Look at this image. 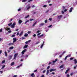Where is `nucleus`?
I'll list each match as a JSON object with an SVG mask.
<instances>
[{"instance_id":"nucleus-1","label":"nucleus","mask_w":77,"mask_h":77,"mask_svg":"<svg viewBox=\"0 0 77 77\" xmlns=\"http://www.w3.org/2000/svg\"><path fill=\"white\" fill-rule=\"evenodd\" d=\"M18 53H16L14 54V59H16L17 57V56H18Z\"/></svg>"},{"instance_id":"nucleus-2","label":"nucleus","mask_w":77,"mask_h":77,"mask_svg":"<svg viewBox=\"0 0 77 77\" xmlns=\"http://www.w3.org/2000/svg\"><path fill=\"white\" fill-rule=\"evenodd\" d=\"M13 43H15L16 41H17V38H14L13 39Z\"/></svg>"},{"instance_id":"nucleus-3","label":"nucleus","mask_w":77,"mask_h":77,"mask_svg":"<svg viewBox=\"0 0 77 77\" xmlns=\"http://www.w3.org/2000/svg\"><path fill=\"white\" fill-rule=\"evenodd\" d=\"M26 49H25L24 50H23V51H22L21 53L22 54H24V53L26 51Z\"/></svg>"},{"instance_id":"nucleus-4","label":"nucleus","mask_w":77,"mask_h":77,"mask_svg":"<svg viewBox=\"0 0 77 77\" xmlns=\"http://www.w3.org/2000/svg\"><path fill=\"white\" fill-rule=\"evenodd\" d=\"M30 8V6H29V5H27L26 7V9L27 10H29Z\"/></svg>"},{"instance_id":"nucleus-5","label":"nucleus","mask_w":77,"mask_h":77,"mask_svg":"<svg viewBox=\"0 0 77 77\" xmlns=\"http://www.w3.org/2000/svg\"><path fill=\"white\" fill-rule=\"evenodd\" d=\"M63 16L62 15H60V16H58V18L59 20L60 19V18H62V17Z\"/></svg>"},{"instance_id":"nucleus-6","label":"nucleus","mask_w":77,"mask_h":77,"mask_svg":"<svg viewBox=\"0 0 77 77\" xmlns=\"http://www.w3.org/2000/svg\"><path fill=\"white\" fill-rule=\"evenodd\" d=\"M12 56L11 55H10L9 57V58H8V60H11V59H12Z\"/></svg>"},{"instance_id":"nucleus-7","label":"nucleus","mask_w":77,"mask_h":77,"mask_svg":"<svg viewBox=\"0 0 77 77\" xmlns=\"http://www.w3.org/2000/svg\"><path fill=\"white\" fill-rule=\"evenodd\" d=\"M35 74L34 73H32V74L30 75V76L32 77H35V75H34Z\"/></svg>"},{"instance_id":"nucleus-8","label":"nucleus","mask_w":77,"mask_h":77,"mask_svg":"<svg viewBox=\"0 0 77 77\" xmlns=\"http://www.w3.org/2000/svg\"><path fill=\"white\" fill-rule=\"evenodd\" d=\"M56 69H51L50 70V72H52V71H56Z\"/></svg>"},{"instance_id":"nucleus-9","label":"nucleus","mask_w":77,"mask_h":77,"mask_svg":"<svg viewBox=\"0 0 77 77\" xmlns=\"http://www.w3.org/2000/svg\"><path fill=\"white\" fill-rule=\"evenodd\" d=\"M72 9H73V8L72 7L71 8L70 10H69V12H71L72 11Z\"/></svg>"},{"instance_id":"nucleus-10","label":"nucleus","mask_w":77,"mask_h":77,"mask_svg":"<svg viewBox=\"0 0 77 77\" xmlns=\"http://www.w3.org/2000/svg\"><path fill=\"white\" fill-rule=\"evenodd\" d=\"M19 24H21V23H23V21L20 20H19Z\"/></svg>"},{"instance_id":"nucleus-11","label":"nucleus","mask_w":77,"mask_h":77,"mask_svg":"<svg viewBox=\"0 0 77 77\" xmlns=\"http://www.w3.org/2000/svg\"><path fill=\"white\" fill-rule=\"evenodd\" d=\"M57 60H58L57 58L55 59V60L53 61V63H55V62H56V61H57Z\"/></svg>"},{"instance_id":"nucleus-12","label":"nucleus","mask_w":77,"mask_h":77,"mask_svg":"<svg viewBox=\"0 0 77 77\" xmlns=\"http://www.w3.org/2000/svg\"><path fill=\"white\" fill-rule=\"evenodd\" d=\"M73 61L74 62L75 64H76V63H77V60H76V59L74 60Z\"/></svg>"},{"instance_id":"nucleus-13","label":"nucleus","mask_w":77,"mask_h":77,"mask_svg":"<svg viewBox=\"0 0 77 77\" xmlns=\"http://www.w3.org/2000/svg\"><path fill=\"white\" fill-rule=\"evenodd\" d=\"M5 56L8 57V53L6 52V51H5Z\"/></svg>"},{"instance_id":"nucleus-14","label":"nucleus","mask_w":77,"mask_h":77,"mask_svg":"<svg viewBox=\"0 0 77 77\" xmlns=\"http://www.w3.org/2000/svg\"><path fill=\"white\" fill-rule=\"evenodd\" d=\"M27 47H28V45H26L23 48H27Z\"/></svg>"},{"instance_id":"nucleus-15","label":"nucleus","mask_w":77,"mask_h":77,"mask_svg":"<svg viewBox=\"0 0 77 77\" xmlns=\"http://www.w3.org/2000/svg\"><path fill=\"white\" fill-rule=\"evenodd\" d=\"M69 71V69H68L66 70L65 72V74H67L68 73V72Z\"/></svg>"},{"instance_id":"nucleus-16","label":"nucleus","mask_w":77,"mask_h":77,"mask_svg":"<svg viewBox=\"0 0 77 77\" xmlns=\"http://www.w3.org/2000/svg\"><path fill=\"white\" fill-rule=\"evenodd\" d=\"M50 70H47V72L46 73V75H48V73H49V72H50Z\"/></svg>"},{"instance_id":"nucleus-17","label":"nucleus","mask_w":77,"mask_h":77,"mask_svg":"<svg viewBox=\"0 0 77 77\" xmlns=\"http://www.w3.org/2000/svg\"><path fill=\"white\" fill-rule=\"evenodd\" d=\"M37 23V21H36L35 22V23H34L33 24V25H32V26L33 27H34V26H35V25H36V23Z\"/></svg>"},{"instance_id":"nucleus-18","label":"nucleus","mask_w":77,"mask_h":77,"mask_svg":"<svg viewBox=\"0 0 77 77\" xmlns=\"http://www.w3.org/2000/svg\"><path fill=\"white\" fill-rule=\"evenodd\" d=\"M27 22H29V20H27L24 23L25 24H27Z\"/></svg>"},{"instance_id":"nucleus-19","label":"nucleus","mask_w":77,"mask_h":77,"mask_svg":"<svg viewBox=\"0 0 77 77\" xmlns=\"http://www.w3.org/2000/svg\"><path fill=\"white\" fill-rule=\"evenodd\" d=\"M64 65L63 64L62 65L60 66V68H63V67Z\"/></svg>"},{"instance_id":"nucleus-20","label":"nucleus","mask_w":77,"mask_h":77,"mask_svg":"<svg viewBox=\"0 0 77 77\" xmlns=\"http://www.w3.org/2000/svg\"><path fill=\"white\" fill-rule=\"evenodd\" d=\"M11 27L12 29H14V28H15V26L12 25H11Z\"/></svg>"},{"instance_id":"nucleus-21","label":"nucleus","mask_w":77,"mask_h":77,"mask_svg":"<svg viewBox=\"0 0 77 77\" xmlns=\"http://www.w3.org/2000/svg\"><path fill=\"white\" fill-rule=\"evenodd\" d=\"M5 62H6V61L5 60H3L2 61V64H3V63H5Z\"/></svg>"},{"instance_id":"nucleus-22","label":"nucleus","mask_w":77,"mask_h":77,"mask_svg":"<svg viewBox=\"0 0 77 77\" xmlns=\"http://www.w3.org/2000/svg\"><path fill=\"white\" fill-rule=\"evenodd\" d=\"M23 32H21V33L19 34V36H21L22 35H23Z\"/></svg>"},{"instance_id":"nucleus-23","label":"nucleus","mask_w":77,"mask_h":77,"mask_svg":"<svg viewBox=\"0 0 77 77\" xmlns=\"http://www.w3.org/2000/svg\"><path fill=\"white\" fill-rule=\"evenodd\" d=\"M13 48H14V47H13V46L10 47L9 48V49H10V50H12V49H13Z\"/></svg>"},{"instance_id":"nucleus-24","label":"nucleus","mask_w":77,"mask_h":77,"mask_svg":"<svg viewBox=\"0 0 77 77\" xmlns=\"http://www.w3.org/2000/svg\"><path fill=\"white\" fill-rule=\"evenodd\" d=\"M14 63H14V62H12L11 63V66H12L14 65Z\"/></svg>"},{"instance_id":"nucleus-25","label":"nucleus","mask_w":77,"mask_h":77,"mask_svg":"<svg viewBox=\"0 0 77 77\" xmlns=\"http://www.w3.org/2000/svg\"><path fill=\"white\" fill-rule=\"evenodd\" d=\"M26 2H27V0H23L22 1V2H23V3H25Z\"/></svg>"},{"instance_id":"nucleus-26","label":"nucleus","mask_w":77,"mask_h":77,"mask_svg":"<svg viewBox=\"0 0 77 77\" xmlns=\"http://www.w3.org/2000/svg\"><path fill=\"white\" fill-rule=\"evenodd\" d=\"M50 68V66H49L47 68V69H49V68Z\"/></svg>"},{"instance_id":"nucleus-27","label":"nucleus","mask_w":77,"mask_h":77,"mask_svg":"<svg viewBox=\"0 0 77 77\" xmlns=\"http://www.w3.org/2000/svg\"><path fill=\"white\" fill-rule=\"evenodd\" d=\"M44 46V45L43 44H42L41 46V47H40V48H42V47H43V46Z\"/></svg>"},{"instance_id":"nucleus-28","label":"nucleus","mask_w":77,"mask_h":77,"mask_svg":"<svg viewBox=\"0 0 77 77\" xmlns=\"http://www.w3.org/2000/svg\"><path fill=\"white\" fill-rule=\"evenodd\" d=\"M28 36V34H26L24 35V36L25 37H27V36Z\"/></svg>"},{"instance_id":"nucleus-29","label":"nucleus","mask_w":77,"mask_h":77,"mask_svg":"<svg viewBox=\"0 0 77 77\" xmlns=\"http://www.w3.org/2000/svg\"><path fill=\"white\" fill-rule=\"evenodd\" d=\"M14 44V43H10L9 44V45H13Z\"/></svg>"},{"instance_id":"nucleus-30","label":"nucleus","mask_w":77,"mask_h":77,"mask_svg":"<svg viewBox=\"0 0 77 77\" xmlns=\"http://www.w3.org/2000/svg\"><path fill=\"white\" fill-rule=\"evenodd\" d=\"M15 35H13L11 36V37L12 38H14V37H15Z\"/></svg>"},{"instance_id":"nucleus-31","label":"nucleus","mask_w":77,"mask_h":77,"mask_svg":"<svg viewBox=\"0 0 77 77\" xmlns=\"http://www.w3.org/2000/svg\"><path fill=\"white\" fill-rule=\"evenodd\" d=\"M16 24V23H13V24L12 25L13 26H15V25Z\"/></svg>"},{"instance_id":"nucleus-32","label":"nucleus","mask_w":77,"mask_h":77,"mask_svg":"<svg viewBox=\"0 0 77 77\" xmlns=\"http://www.w3.org/2000/svg\"><path fill=\"white\" fill-rule=\"evenodd\" d=\"M67 58H68V56H66L64 59V60H66L67 59Z\"/></svg>"},{"instance_id":"nucleus-33","label":"nucleus","mask_w":77,"mask_h":77,"mask_svg":"<svg viewBox=\"0 0 77 77\" xmlns=\"http://www.w3.org/2000/svg\"><path fill=\"white\" fill-rule=\"evenodd\" d=\"M5 67V65H4L2 67L1 69H3Z\"/></svg>"},{"instance_id":"nucleus-34","label":"nucleus","mask_w":77,"mask_h":77,"mask_svg":"<svg viewBox=\"0 0 77 77\" xmlns=\"http://www.w3.org/2000/svg\"><path fill=\"white\" fill-rule=\"evenodd\" d=\"M74 59L73 57H71L70 58V60H72Z\"/></svg>"},{"instance_id":"nucleus-35","label":"nucleus","mask_w":77,"mask_h":77,"mask_svg":"<svg viewBox=\"0 0 77 77\" xmlns=\"http://www.w3.org/2000/svg\"><path fill=\"white\" fill-rule=\"evenodd\" d=\"M12 25V23H10L8 24V26H11Z\"/></svg>"},{"instance_id":"nucleus-36","label":"nucleus","mask_w":77,"mask_h":77,"mask_svg":"<svg viewBox=\"0 0 77 77\" xmlns=\"http://www.w3.org/2000/svg\"><path fill=\"white\" fill-rule=\"evenodd\" d=\"M44 23H42L40 24V26H44Z\"/></svg>"},{"instance_id":"nucleus-37","label":"nucleus","mask_w":77,"mask_h":77,"mask_svg":"<svg viewBox=\"0 0 77 77\" xmlns=\"http://www.w3.org/2000/svg\"><path fill=\"white\" fill-rule=\"evenodd\" d=\"M45 32H48V29H45Z\"/></svg>"},{"instance_id":"nucleus-38","label":"nucleus","mask_w":77,"mask_h":77,"mask_svg":"<svg viewBox=\"0 0 77 77\" xmlns=\"http://www.w3.org/2000/svg\"><path fill=\"white\" fill-rule=\"evenodd\" d=\"M39 43H40V42H37L36 43H35V44L37 45V44H38Z\"/></svg>"},{"instance_id":"nucleus-39","label":"nucleus","mask_w":77,"mask_h":77,"mask_svg":"<svg viewBox=\"0 0 77 77\" xmlns=\"http://www.w3.org/2000/svg\"><path fill=\"white\" fill-rule=\"evenodd\" d=\"M48 20H46L45 21V23H47V21H48Z\"/></svg>"},{"instance_id":"nucleus-40","label":"nucleus","mask_w":77,"mask_h":77,"mask_svg":"<svg viewBox=\"0 0 77 77\" xmlns=\"http://www.w3.org/2000/svg\"><path fill=\"white\" fill-rule=\"evenodd\" d=\"M47 5H45L43 6V8H47Z\"/></svg>"},{"instance_id":"nucleus-41","label":"nucleus","mask_w":77,"mask_h":77,"mask_svg":"<svg viewBox=\"0 0 77 77\" xmlns=\"http://www.w3.org/2000/svg\"><path fill=\"white\" fill-rule=\"evenodd\" d=\"M37 71H38V69H36V70H34V72H37Z\"/></svg>"},{"instance_id":"nucleus-42","label":"nucleus","mask_w":77,"mask_h":77,"mask_svg":"<svg viewBox=\"0 0 77 77\" xmlns=\"http://www.w3.org/2000/svg\"><path fill=\"white\" fill-rule=\"evenodd\" d=\"M29 17V15H28L27 16H26L25 18H28V17Z\"/></svg>"},{"instance_id":"nucleus-43","label":"nucleus","mask_w":77,"mask_h":77,"mask_svg":"<svg viewBox=\"0 0 77 77\" xmlns=\"http://www.w3.org/2000/svg\"><path fill=\"white\" fill-rule=\"evenodd\" d=\"M41 32H40L39 33H38L37 34V36H39V35H41Z\"/></svg>"},{"instance_id":"nucleus-44","label":"nucleus","mask_w":77,"mask_h":77,"mask_svg":"<svg viewBox=\"0 0 77 77\" xmlns=\"http://www.w3.org/2000/svg\"><path fill=\"white\" fill-rule=\"evenodd\" d=\"M67 56L68 57H71V54H69L68 55H67Z\"/></svg>"},{"instance_id":"nucleus-45","label":"nucleus","mask_w":77,"mask_h":77,"mask_svg":"<svg viewBox=\"0 0 77 77\" xmlns=\"http://www.w3.org/2000/svg\"><path fill=\"white\" fill-rule=\"evenodd\" d=\"M3 30V29H0V32H2Z\"/></svg>"},{"instance_id":"nucleus-46","label":"nucleus","mask_w":77,"mask_h":77,"mask_svg":"<svg viewBox=\"0 0 77 77\" xmlns=\"http://www.w3.org/2000/svg\"><path fill=\"white\" fill-rule=\"evenodd\" d=\"M8 33H11L12 32V31L11 30H9L8 31Z\"/></svg>"},{"instance_id":"nucleus-47","label":"nucleus","mask_w":77,"mask_h":77,"mask_svg":"<svg viewBox=\"0 0 77 77\" xmlns=\"http://www.w3.org/2000/svg\"><path fill=\"white\" fill-rule=\"evenodd\" d=\"M45 71H46V70H45L43 71L42 72L43 73H45Z\"/></svg>"},{"instance_id":"nucleus-48","label":"nucleus","mask_w":77,"mask_h":77,"mask_svg":"<svg viewBox=\"0 0 77 77\" xmlns=\"http://www.w3.org/2000/svg\"><path fill=\"white\" fill-rule=\"evenodd\" d=\"M66 51H64L63 53L62 54V55H63V54H64V53H65Z\"/></svg>"},{"instance_id":"nucleus-49","label":"nucleus","mask_w":77,"mask_h":77,"mask_svg":"<svg viewBox=\"0 0 77 77\" xmlns=\"http://www.w3.org/2000/svg\"><path fill=\"white\" fill-rule=\"evenodd\" d=\"M73 74H74V73L72 72L70 74V75L72 76V75H73Z\"/></svg>"},{"instance_id":"nucleus-50","label":"nucleus","mask_w":77,"mask_h":77,"mask_svg":"<svg viewBox=\"0 0 77 77\" xmlns=\"http://www.w3.org/2000/svg\"><path fill=\"white\" fill-rule=\"evenodd\" d=\"M3 41V39H2L1 38H0V41Z\"/></svg>"},{"instance_id":"nucleus-51","label":"nucleus","mask_w":77,"mask_h":77,"mask_svg":"<svg viewBox=\"0 0 77 77\" xmlns=\"http://www.w3.org/2000/svg\"><path fill=\"white\" fill-rule=\"evenodd\" d=\"M31 33V32L30 31H29L28 32V34H29V33Z\"/></svg>"},{"instance_id":"nucleus-52","label":"nucleus","mask_w":77,"mask_h":77,"mask_svg":"<svg viewBox=\"0 0 77 77\" xmlns=\"http://www.w3.org/2000/svg\"><path fill=\"white\" fill-rule=\"evenodd\" d=\"M33 1V0H29L28 1V2H32Z\"/></svg>"},{"instance_id":"nucleus-53","label":"nucleus","mask_w":77,"mask_h":77,"mask_svg":"<svg viewBox=\"0 0 77 77\" xmlns=\"http://www.w3.org/2000/svg\"><path fill=\"white\" fill-rule=\"evenodd\" d=\"M2 51L1 50L0 51V54H2Z\"/></svg>"},{"instance_id":"nucleus-54","label":"nucleus","mask_w":77,"mask_h":77,"mask_svg":"<svg viewBox=\"0 0 77 77\" xmlns=\"http://www.w3.org/2000/svg\"><path fill=\"white\" fill-rule=\"evenodd\" d=\"M36 34H34L33 35V36H34V37H36Z\"/></svg>"},{"instance_id":"nucleus-55","label":"nucleus","mask_w":77,"mask_h":77,"mask_svg":"<svg viewBox=\"0 0 77 77\" xmlns=\"http://www.w3.org/2000/svg\"><path fill=\"white\" fill-rule=\"evenodd\" d=\"M51 26H52V25H51L49 26H48V28H49V27H51Z\"/></svg>"},{"instance_id":"nucleus-56","label":"nucleus","mask_w":77,"mask_h":77,"mask_svg":"<svg viewBox=\"0 0 77 77\" xmlns=\"http://www.w3.org/2000/svg\"><path fill=\"white\" fill-rule=\"evenodd\" d=\"M18 11H21V9L20 8H19L18 10Z\"/></svg>"},{"instance_id":"nucleus-57","label":"nucleus","mask_w":77,"mask_h":77,"mask_svg":"<svg viewBox=\"0 0 77 77\" xmlns=\"http://www.w3.org/2000/svg\"><path fill=\"white\" fill-rule=\"evenodd\" d=\"M67 11V9H65L64 10V12H66Z\"/></svg>"},{"instance_id":"nucleus-58","label":"nucleus","mask_w":77,"mask_h":77,"mask_svg":"<svg viewBox=\"0 0 77 77\" xmlns=\"http://www.w3.org/2000/svg\"><path fill=\"white\" fill-rule=\"evenodd\" d=\"M52 63V62H49L48 63V65H50V64H51Z\"/></svg>"},{"instance_id":"nucleus-59","label":"nucleus","mask_w":77,"mask_h":77,"mask_svg":"<svg viewBox=\"0 0 77 77\" xmlns=\"http://www.w3.org/2000/svg\"><path fill=\"white\" fill-rule=\"evenodd\" d=\"M15 31H18V30H19V29H15Z\"/></svg>"},{"instance_id":"nucleus-60","label":"nucleus","mask_w":77,"mask_h":77,"mask_svg":"<svg viewBox=\"0 0 77 77\" xmlns=\"http://www.w3.org/2000/svg\"><path fill=\"white\" fill-rule=\"evenodd\" d=\"M19 33H20L19 32H17V36H18V35H19Z\"/></svg>"},{"instance_id":"nucleus-61","label":"nucleus","mask_w":77,"mask_h":77,"mask_svg":"<svg viewBox=\"0 0 77 77\" xmlns=\"http://www.w3.org/2000/svg\"><path fill=\"white\" fill-rule=\"evenodd\" d=\"M28 42L27 41L25 42V43L26 44H28Z\"/></svg>"},{"instance_id":"nucleus-62","label":"nucleus","mask_w":77,"mask_h":77,"mask_svg":"<svg viewBox=\"0 0 77 77\" xmlns=\"http://www.w3.org/2000/svg\"><path fill=\"white\" fill-rule=\"evenodd\" d=\"M63 9H65V7L64 6H63Z\"/></svg>"},{"instance_id":"nucleus-63","label":"nucleus","mask_w":77,"mask_h":77,"mask_svg":"<svg viewBox=\"0 0 77 77\" xmlns=\"http://www.w3.org/2000/svg\"><path fill=\"white\" fill-rule=\"evenodd\" d=\"M67 77H69V74L67 75Z\"/></svg>"},{"instance_id":"nucleus-64","label":"nucleus","mask_w":77,"mask_h":77,"mask_svg":"<svg viewBox=\"0 0 77 77\" xmlns=\"http://www.w3.org/2000/svg\"><path fill=\"white\" fill-rule=\"evenodd\" d=\"M17 77V75H14L13 76V77Z\"/></svg>"}]
</instances>
